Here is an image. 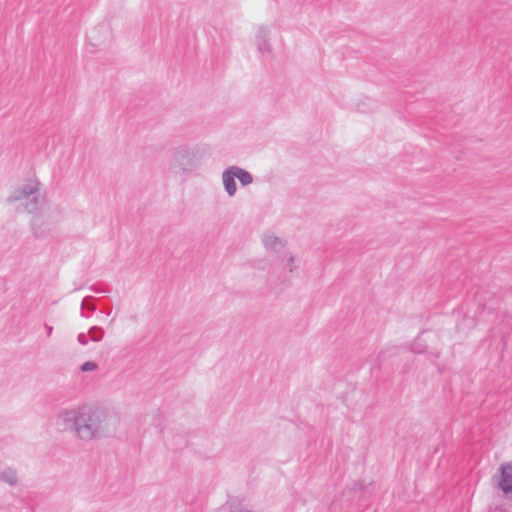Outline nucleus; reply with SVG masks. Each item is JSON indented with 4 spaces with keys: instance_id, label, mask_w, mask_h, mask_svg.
Instances as JSON below:
<instances>
[{
    "instance_id": "obj_1",
    "label": "nucleus",
    "mask_w": 512,
    "mask_h": 512,
    "mask_svg": "<svg viewBox=\"0 0 512 512\" xmlns=\"http://www.w3.org/2000/svg\"><path fill=\"white\" fill-rule=\"evenodd\" d=\"M58 421L79 441L88 443L109 437L115 432V417L101 406L82 404L63 409Z\"/></svg>"
},
{
    "instance_id": "obj_2",
    "label": "nucleus",
    "mask_w": 512,
    "mask_h": 512,
    "mask_svg": "<svg viewBox=\"0 0 512 512\" xmlns=\"http://www.w3.org/2000/svg\"><path fill=\"white\" fill-rule=\"evenodd\" d=\"M195 167V153L187 146L177 147L172 156L171 168L176 172H190Z\"/></svg>"
},
{
    "instance_id": "obj_3",
    "label": "nucleus",
    "mask_w": 512,
    "mask_h": 512,
    "mask_svg": "<svg viewBox=\"0 0 512 512\" xmlns=\"http://www.w3.org/2000/svg\"><path fill=\"white\" fill-rule=\"evenodd\" d=\"M39 191V183L37 181H28L20 188L16 189L8 198V203H14L29 198Z\"/></svg>"
},
{
    "instance_id": "obj_4",
    "label": "nucleus",
    "mask_w": 512,
    "mask_h": 512,
    "mask_svg": "<svg viewBox=\"0 0 512 512\" xmlns=\"http://www.w3.org/2000/svg\"><path fill=\"white\" fill-rule=\"evenodd\" d=\"M500 478L498 481L499 489L505 494H512V462L503 463L499 467Z\"/></svg>"
},
{
    "instance_id": "obj_5",
    "label": "nucleus",
    "mask_w": 512,
    "mask_h": 512,
    "mask_svg": "<svg viewBox=\"0 0 512 512\" xmlns=\"http://www.w3.org/2000/svg\"><path fill=\"white\" fill-rule=\"evenodd\" d=\"M233 169H234V166H229L222 173L223 186H224L226 193L230 197L235 196V194L237 192V186H236V182H235L236 176H235Z\"/></svg>"
},
{
    "instance_id": "obj_6",
    "label": "nucleus",
    "mask_w": 512,
    "mask_h": 512,
    "mask_svg": "<svg viewBox=\"0 0 512 512\" xmlns=\"http://www.w3.org/2000/svg\"><path fill=\"white\" fill-rule=\"evenodd\" d=\"M257 48L260 53H270L272 48L269 43V31L266 27L260 26L256 33Z\"/></svg>"
},
{
    "instance_id": "obj_7",
    "label": "nucleus",
    "mask_w": 512,
    "mask_h": 512,
    "mask_svg": "<svg viewBox=\"0 0 512 512\" xmlns=\"http://www.w3.org/2000/svg\"><path fill=\"white\" fill-rule=\"evenodd\" d=\"M263 244L268 250L279 253L285 247V242L276 236L265 235L263 238Z\"/></svg>"
},
{
    "instance_id": "obj_8",
    "label": "nucleus",
    "mask_w": 512,
    "mask_h": 512,
    "mask_svg": "<svg viewBox=\"0 0 512 512\" xmlns=\"http://www.w3.org/2000/svg\"><path fill=\"white\" fill-rule=\"evenodd\" d=\"M233 171L242 186H248L253 183V176L247 170L234 166Z\"/></svg>"
},
{
    "instance_id": "obj_9",
    "label": "nucleus",
    "mask_w": 512,
    "mask_h": 512,
    "mask_svg": "<svg viewBox=\"0 0 512 512\" xmlns=\"http://www.w3.org/2000/svg\"><path fill=\"white\" fill-rule=\"evenodd\" d=\"M0 482L7 483L9 486H15L18 483V475L16 470L6 468L0 473Z\"/></svg>"
},
{
    "instance_id": "obj_10",
    "label": "nucleus",
    "mask_w": 512,
    "mask_h": 512,
    "mask_svg": "<svg viewBox=\"0 0 512 512\" xmlns=\"http://www.w3.org/2000/svg\"><path fill=\"white\" fill-rule=\"evenodd\" d=\"M88 334L92 341L99 342L102 340V338L104 336V330H103V328H101L99 326H92L89 329Z\"/></svg>"
},
{
    "instance_id": "obj_11",
    "label": "nucleus",
    "mask_w": 512,
    "mask_h": 512,
    "mask_svg": "<svg viewBox=\"0 0 512 512\" xmlns=\"http://www.w3.org/2000/svg\"><path fill=\"white\" fill-rule=\"evenodd\" d=\"M426 349L427 346L421 342L420 337H417L410 347L411 352L416 354H422L426 351Z\"/></svg>"
},
{
    "instance_id": "obj_12",
    "label": "nucleus",
    "mask_w": 512,
    "mask_h": 512,
    "mask_svg": "<svg viewBox=\"0 0 512 512\" xmlns=\"http://www.w3.org/2000/svg\"><path fill=\"white\" fill-rule=\"evenodd\" d=\"M31 197L32 198H30L29 201L26 203L25 208L29 213H34L38 209L39 198L36 194Z\"/></svg>"
},
{
    "instance_id": "obj_13",
    "label": "nucleus",
    "mask_w": 512,
    "mask_h": 512,
    "mask_svg": "<svg viewBox=\"0 0 512 512\" xmlns=\"http://www.w3.org/2000/svg\"><path fill=\"white\" fill-rule=\"evenodd\" d=\"M94 298L92 296H87L85 297L82 302H81V309L84 310V309H88L90 311H95L96 310V306L91 303V301L93 300Z\"/></svg>"
},
{
    "instance_id": "obj_14",
    "label": "nucleus",
    "mask_w": 512,
    "mask_h": 512,
    "mask_svg": "<svg viewBox=\"0 0 512 512\" xmlns=\"http://www.w3.org/2000/svg\"><path fill=\"white\" fill-rule=\"evenodd\" d=\"M98 365L93 361H87L80 366V370L83 372H91L97 370Z\"/></svg>"
},
{
    "instance_id": "obj_15",
    "label": "nucleus",
    "mask_w": 512,
    "mask_h": 512,
    "mask_svg": "<svg viewBox=\"0 0 512 512\" xmlns=\"http://www.w3.org/2000/svg\"><path fill=\"white\" fill-rule=\"evenodd\" d=\"M287 257V261H286V268L289 270V272H293L297 266L294 264V257L289 254V255H286Z\"/></svg>"
},
{
    "instance_id": "obj_16",
    "label": "nucleus",
    "mask_w": 512,
    "mask_h": 512,
    "mask_svg": "<svg viewBox=\"0 0 512 512\" xmlns=\"http://www.w3.org/2000/svg\"><path fill=\"white\" fill-rule=\"evenodd\" d=\"M77 340L81 345H87L88 344V338L85 333H79L77 336Z\"/></svg>"
},
{
    "instance_id": "obj_17",
    "label": "nucleus",
    "mask_w": 512,
    "mask_h": 512,
    "mask_svg": "<svg viewBox=\"0 0 512 512\" xmlns=\"http://www.w3.org/2000/svg\"><path fill=\"white\" fill-rule=\"evenodd\" d=\"M33 234L36 238H41L43 233L40 229H36L35 224L32 225Z\"/></svg>"
},
{
    "instance_id": "obj_18",
    "label": "nucleus",
    "mask_w": 512,
    "mask_h": 512,
    "mask_svg": "<svg viewBox=\"0 0 512 512\" xmlns=\"http://www.w3.org/2000/svg\"><path fill=\"white\" fill-rule=\"evenodd\" d=\"M230 512H255V511L248 510V509H242L240 507H234V508H231Z\"/></svg>"
},
{
    "instance_id": "obj_19",
    "label": "nucleus",
    "mask_w": 512,
    "mask_h": 512,
    "mask_svg": "<svg viewBox=\"0 0 512 512\" xmlns=\"http://www.w3.org/2000/svg\"><path fill=\"white\" fill-rule=\"evenodd\" d=\"M44 327H45V330H46V333H47V336L50 337L52 332H53V327L48 325V324H44Z\"/></svg>"
},
{
    "instance_id": "obj_20",
    "label": "nucleus",
    "mask_w": 512,
    "mask_h": 512,
    "mask_svg": "<svg viewBox=\"0 0 512 512\" xmlns=\"http://www.w3.org/2000/svg\"><path fill=\"white\" fill-rule=\"evenodd\" d=\"M94 292L96 293H106L107 291L104 290V289H99V288H95V287H92L91 288Z\"/></svg>"
},
{
    "instance_id": "obj_21",
    "label": "nucleus",
    "mask_w": 512,
    "mask_h": 512,
    "mask_svg": "<svg viewBox=\"0 0 512 512\" xmlns=\"http://www.w3.org/2000/svg\"><path fill=\"white\" fill-rule=\"evenodd\" d=\"M104 312L107 314V315H110L111 314V309L110 308H107L104 310Z\"/></svg>"
},
{
    "instance_id": "obj_22",
    "label": "nucleus",
    "mask_w": 512,
    "mask_h": 512,
    "mask_svg": "<svg viewBox=\"0 0 512 512\" xmlns=\"http://www.w3.org/2000/svg\"><path fill=\"white\" fill-rule=\"evenodd\" d=\"M431 355H433L435 358H438L439 357V352H432Z\"/></svg>"
},
{
    "instance_id": "obj_23",
    "label": "nucleus",
    "mask_w": 512,
    "mask_h": 512,
    "mask_svg": "<svg viewBox=\"0 0 512 512\" xmlns=\"http://www.w3.org/2000/svg\"><path fill=\"white\" fill-rule=\"evenodd\" d=\"M80 315H81L82 317H88V315H86V313H84V311H83L82 309H81Z\"/></svg>"
},
{
    "instance_id": "obj_24",
    "label": "nucleus",
    "mask_w": 512,
    "mask_h": 512,
    "mask_svg": "<svg viewBox=\"0 0 512 512\" xmlns=\"http://www.w3.org/2000/svg\"><path fill=\"white\" fill-rule=\"evenodd\" d=\"M114 321H115V318L111 319L109 324L113 325Z\"/></svg>"
},
{
    "instance_id": "obj_25",
    "label": "nucleus",
    "mask_w": 512,
    "mask_h": 512,
    "mask_svg": "<svg viewBox=\"0 0 512 512\" xmlns=\"http://www.w3.org/2000/svg\"><path fill=\"white\" fill-rule=\"evenodd\" d=\"M286 255H289V254H288V253H285L284 257H282V260H285V259L287 260Z\"/></svg>"
}]
</instances>
